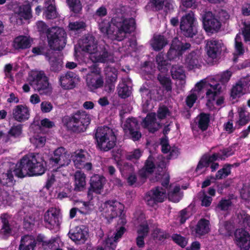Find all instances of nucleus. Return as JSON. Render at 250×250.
Listing matches in <instances>:
<instances>
[{"instance_id":"obj_24","label":"nucleus","mask_w":250,"mask_h":250,"mask_svg":"<svg viewBox=\"0 0 250 250\" xmlns=\"http://www.w3.org/2000/svg\"><path fill=\"white\" fill-rule=\"evenodd\" d=\"M197 237H201L210 231V222L205 218L200 219L195 227L192 229Z\"/></svg>"},{"instance_id":"obj_39","label":"nucleus","mask_w":250,"mask_h":250,"mask_svg":"<svg viewBox=\"0 0 250 250\" xmlns=\"http://www.w3.org/2000/svg\"><path fill=\"white\" fill-rule=\"evenodd\" d=\"M234 225L233 223L229 221H225L222 226L220 228L219 231L221 234L226 236H232L234 234Z\"/></svg>"},{"instance_id":"obj_25","label":"nucleus","mask_w":250,"mask_h":250,"mask_svg":"<svg viewBox=\"0 0 250 250\" xmlns=\"http://www.w3.org/2000/svg\"><path fill=\"white\" fill-rule=\"evenodd\" d=\"M112 157L117 162V166L122 175H127L132 174L134 170V167L132 164L124 161L120 160L119 157L117 155L112 154Z\"/></svg>"},{"instance_id":"obj_15","label":"nucleus","mask_w":250,"mask_h":250,"mask_svg":"<svg viewBox=\"0 0 250 250\" xmlns=\"http://www.w3.org/2000/svg\"><path fill=\"white\" fill-rule=\"evenodd\" d=\"M14 169L9 166H0V184L3 187L11 188L16 183L13 173Z\"/></svg>"},{"instance_id":"obj_1","label":"nucleus","mask_w":250,"mask_h":250,"mask_svg":"<svg viewBox=\"0 0 250 250\" xmlns=\"http://www.w3.org/2000/svg\"><path fill=\"white\" fill-rule=\"evenodd\" d=\"M47 169L46 162L39 153H29L17 162L14 169L15 175L20 178L42 175Z\"/></svg>"},{"instance_id":"obj_6","label":"nucleus","mask_w":250,"mask_h":250,"mask_svg":"<svg viewBox=\"0 0 250 250\" xmlns=\"http://www.w3.org/2000/svg\"><path fill=\"white\" fill-rule=\"evenodd\" d=\"M66 32L62 28L53 27L51 33L47 35L48 45L54 50L61 51L66 45Z\"/></svg>"},{"instance_id":"obj_14","label":"nucleus","mask_w":250,"mask_h":250,"mask_svg":"<svg viewBox=\"0 0 250 250\" xmlns=\"http://www.w3.org/2000/svg\"><path fill=\"white\" fill-rule=\"evenodd\" d=\"M104 205L107 208L105 213L107 218L112 219L122 215L124 205L120 202L114 200H108L105 202Z\"/></svg>"},{"instance_id":"obj_11","label":"nucleus","mask_w":250,"mask_h":250,"mask_svg":"<svg viewBox=\"0 0 250 250\" xmlns=\"http://www.w3.org/2000/svg\"><path fill=\"white\" fill-rule=\"evenodd\" d=\"M106 182L105 178L99 174H94L90 180V186L87 191V196L89 198H93V193L97 194L101 193Z\"/></svg>"},{"instance_id":"obj_35","label":"nucleus","mask_w":250,"mask_h":250,"mask_svg":"<svg viewBox=\"0 0 250 250\" xmlns=\"http://www.w3.org/2000/svg\"><path fill=\"white\" fill-rule=\"evenodd\" d=\"M157 68L161 73H166L167 71V66L169 64L168 61L165 59L163 52H160L157 55L155 58Z\"/></svg>"},{"instance_id":"obj_41","label":"nucleus","mask_w":250,"mask_h":250,"mask_svg":"<svg viewBox=\"0 0 250 250\" xmlns=\"http://www.w3.org/2000/svg\"><path fill=\"white\" fill-rule=\"evenodd\" d=\"M10 217L7 213L1 215L0 220L2 223L1 231L5 235L10 234L12 232V228L9 222Z\"/></svg>"},{"instance_id":"obj_5","label":"nucleus","mask_w":250,"mask_h":250,"mask_svg":"<svg viewBox=\"0 0 250 250\" xmlns=\"http://www.w3.org/2000/svg\"><path fill=\"white\" fill-rule=\"evenodd\" d=\"M90 121L89 115L85 111L80 110L64 118V124L68 129L76 133L85 131Z\"/></svg>"},{"instance_id":"obj_7","label":"nucleus","mask_w":250,"mask_h":250,"mask_svg":"<svg viewBox=\"0 0 250 250\" xmlns=\"http://www.w3.org/2000/svg\"><path fill=\"white\" fill-rule=\"evenodd\" d=\"M180 28L182 34L187 38H193L197 33L195 18L192 12L186 14L181 19Z\"/></svg>"},{"instance_id":"obj_46","label":"nucleus","mask_w":250,"mask_h":250,"mask_svg":"<svg viewBox=\"0 0 250 250\" xmlns=\"http://www.w3.org/2000/svg\"><path fill=\"white\" fill-rule=\"evenodd\" d=\"M70 10L75 14L79 13L82 10V3L80 0H66Z\"/></svg>"},{"instance_id":"obj_56","label":"nucleus","mask_w":250,"mask_h":250,"mask_svg":"<svg viewBox=\"0 0 250 250\" xmlns=\"http://www.w3.org/2000/svg\"><path fill=\"white\" fill-rule=\"evenodd\" d=\"M119 96L122 98H125L130 96V90L129 87L126 84L122 83L119 85L118 88Z\"/></svg>"},{"instance_id":"obj_59","label":"nucleus","mask_w":250,"mask_h":250,"mask_svg":"<svg viewBox=\"0 0 250 250\" xmlns=\"http://www.w3.org/2000/svg\"><path fill=\"white\" fill-rule=\"evenodd\" d=\"M85 27L86 24L83 21L71 22L68 25V27L71 31H79L81 29H84Z\"/></svg>"},{"instance_id":"obj_43","label":"nucleus","mask_w":250,"mask_h":250,"mask_svg":"<svg viewBox=\"0 0 250 250\" xmlns=\"http://www.w3.org/2000/svg\"><path fill=\"white\" fill-rule=\"evenodd\" d=\"M36 218L32 215H27L23 218V228L27 231H30L33 229L35 225Z\"/></svg>"},{"instance_id":"obj_16","label":"nucleus","mask_w":250,"mask_h":250,"mask_svg":"<svg viewBox=\"0 0 250 250\" xmlns=\"http://www.w3.org/2000/svg\"><path fill=\"white\" fill-rule=\"evenodd\" d=\"M79 81V76L72 71H67L62 75L59 79L61 85L64 89H73Z\"/></svg>"},{"instance_id":"obj_18","label":"nucleus","mask_w":250,"mask_h":250,"mask_svg":"<svg viewBox=\"0 0 250 250\" xmlns=\"http://www.w3.org/2000/svg\"><path fill=\"white\" fill-rule=\"evenodd\" d=\"M69 238L78 244L84 243L86 240L88 232L84 226H77L74 229H71L69 233Z\"/></svg>"},{"instance_id":"obj_19","label":"nucleus","mask_w":250,"mask_h":250,"mask_svg":"<svg viewBox=\"0 0 250 250\" xmlns=\"http://www.w3.org/2000/svg\"><path fill=\"white\" fill-rule=\"evenodd\" d=\"M82 50L94 56L97 51V43L93 36H87L83 38L80 42Z\"/></svg>"},{"instance_id":"obj_37","label":"nucleus","mask_w":250,"mask_h":250,"mask_svg":"<svg viewBox=\"0 0 250 250\" xmlns=\"http://www.w3.org/2000/svg\"><path fill=\"white\" fill-rule=\"evenodd\" d=\"M221 90V87L219 83H217L214 85H210V88L207 89L206 92V97L209 102L215 100V97L218 96Z\"/></svg>"},{"instance_id":"obj_28","label":"nucleus","mask_w":250,"mask_h":250,"mask_svg":"<svg viewBox=\"0 0 250 250\" xmlns=\"http://www.w3.org/2000/svg\"><path fill=\"white\" fill-rule=\"evenodd\" d=\"M75 187L76 191H83L86 186V175L80 170H77L74 174Z\"/></svg>"},{"instance_id":"obj_47","label":"nucleus","mask_w":250,"mask_h":250,"mask_svg":"<svg viewBox=\"0 0 250 250\" xmlns=\"http://www.w3.org/2000/svg\"><path fill=\"white\" fill-rule=\"evenodd\" d=\"M125 131H129L130 129H140L137 120L135 118H128L126 119L125 125Z\"/></svg>"},{"instance_id":"obj_50","label":"nucleus","mask_w":250,"mask_h":250,"mask_svg":"<svg viewBox=\"0 0 250 250\" xmlns=\"http://www.w3.org/2000/svg\"><path fill=\"white\" fill-rule=\"evenodd\" d=\"M143 152L139 148L134 149L125 154V158L129 161L134 162L138 160L142 155Z\"/></svg>"},{"instance_id":"obj_40","label":"nucleus","mask_w":250,"mask_h":250,"mask_svg":"<svg viewBox=\"0 0 250 250\" xmlns=\"http://www.w3.org/2000/svg\"><path fill=\"white\" fill-rule=\"evenodd\" d=\"M110 56V53L104 47H103L99 52L97 51L95 55L92 56L94 58V61L98 62H105L109 60Z\"/></svg>"},{"instance_id":"obj_33","label":"nucleus","mask_w":250,"mask_h":250,"mask_svg":"<svg viewBox=\"0 0 250 250\" xmlns=\"http://www.w3.org/2000/svg\"><path fill=\"white\" fill-rule=\"evenodd\" d=\"M31 46L29 39L24 36L16 37L13 42V46L16 49H25Z\"/></svg>"},{"instance_id":"obj_36","label":"nucleus","mask_w":250,"mask_h":250,"mask_svg":"<svg viewBox=\"0 0 250 250\" xmlns=\"http://www.w3.org/2000/svg\"><path fill=\"white\" fill-rule=\"evenodd\" d=\"M17 17L21 20H29L32 18L31 7L29 4L23 5L19 7Z\"/></svg>"},{"instance_id":"obj_42","label":"nucleus","mask_w":250,"mask_h":250,"mask_svg":"<svg viewBox=\"0 0 250 250\" xmlns=\"http://www.w3.org/2000/svg\"><path fill=\"white\" fill-rule=\"evenodd\" d=\"M169 187V185L168 189ZM167 190L168 191L167 195L169 200L174 203H178L181 200L182 196L180 194V188L179 186H175L171 191H169L168 189H167Z\"/></svg>"},{"instance_id":"obj_49","label":"nucleus","mask_w":250,"mask_h":250,"mask_svg":"<svg viewBox=\"0 0 250 250\" xmlns=\"http://www.w3.org/2000/svg\"><path fill=\"white\" fill-rule=\"evenodd\" d=\"M64 149L63 147H59L54 152L53 156L50 158V161L55 164H59L60 161L63 157Z\"/></svg>"},{"instance_id":"obj_55","label":"nucleus","mask_w":250,"mask_h":250,"mask_svg":"<svg viewBox=\"0 0 250 250\" xmlns=\"http://www.w3.org/2000/svg\"><path fill=\"white\" fill-rule=\"evenodd\" d=\"M126 136L134 142L139 141L142 137V134L139 129H130L129 131H125Z\"/></svg>"},{"instance_id":"obj_57","label":"nucleus","mask_w":250,"mask_h":250,"mask_svg":"<svg viewBox=\"0 0 250 250\" xmlns=\"http://www.w3.org/2000/svg\"><path fill=\"white\" fill-rule=\"evenodd\" d=\"M143 167L149 173L153 172L155 168V165L153 161V158L151 155L149 156L146 160Z\"/></svg>"},{"instance_id":"obj_29","label":"nucleus","mask_w":250,"mask_h":250,"mask_svg":"<svg viewBox=\"0 0 250 250\" xmlns=\"http://www.w3.org/2000/svg\"><path fill=\"white\" fill-rule=\"evenodd\" d=\"M167 44L168 41L164 36L157 35L153 36L151 46L154 51H159L163 49Z\"/></svg>"},{"instance_id":"obj_10","label":"nucleus","mask_w":250,"mask_h":250,"mask_svg":"<svg viewBox=\"0 0 250 250\" xmlns=\"http://www.w3.org/2000/svg\"><path fill=\"white\" fill-rule=\"evenodd\" d=\"M203 24L205 30L208 33L218 32L221 26V23L211 11L206 12L202 16Z\"/></svg>"},{"instance_id":"obj_4","label":"nucleus","mask_w":250,"mask_h":250,"mask_svg":"<svg viewBox=\"0 0 250 250\" xmlns=\"http://www.w3.org/2000/svg\"><path fill=\"white\" fill-rule=\"evenodd\" d=\"M94 139L97 148L101 151H108L116 145L115 133L107 126L98 127L95 133Z\"/></svg>"},{"instance_id":"obj_3","label":"nucleus","mask_w":250,"mask_h":250,"mask_svg":"<svg viewBox=\"0 0 250 250\" xmlns=\"http://www.w3.org/2000/svg\"><path fill=\"white\" fill-rule=\"evenodd\" d=\"M114 28V40L117 41H123L127 34H130L136 28L135 20L133 18H125L123 14L116 15L111 19Z\"/></svg>"},{"instance_id":"obj_31","label":"nucleus","mask_w":250,"mask_h":250,"mask_svg":"<svg viewBox=\"0 0 250 250\" xmlns=\"http://www.w3.org/2000/svg\"><path fill=\"white\" fill-rule=\"evenodd\" d=\"M239 120L236 122V126L239 129L250 121V113L245 107H241L238 110Z\"/></svg>"},{"instance_id":"obj_9","label":"nucleus","mask_w":250,"mask_h":250,"mask_svg":"<svg viewBox=\"0 0 250 250\" xmlns=\"http://www.w3.org/2000/svg\"><path fill=\"white\" fill-rule=\"evenodd\" d=\"M190 47L191 44L189 43H183L177 38H174L167 54L168 60L172 61L177 58L179 59L186 50L190 49Z\"/></svg>"},{"instance_id":"obj_23","label":"nucleus","mask_w":250,"mask_h":250,"mask_svg":"<svg viewBox=\"0 0 250 250\" xmlns=\"http://www.w3.org/2000/svg\"><path fill=\"white\" fill-rule=\"evenodd\" d=\"M156 124L159 126L160 124L156 123V114L154 112L148 113L143 119L142 125L145 128L148 129L150 133H154L158 130V127L155 126Z\"/></svg>"},{"instance_id":"obj_62","label":"nucleus","mask_w":250,"mask_h":250,"mask_svg":"<svg viewBox=\"0 0 250 250\" xmlns=\"http://www.w3.org/2000/svg\"><path fill=\"white\" fill-rule=\"evenodd\" d=\"M22 125H14L10 129L8 133L9 134L14 137H18L20 136L22 133Z\"/></svg>"},{"instance_id":"obj_22","label":"nucleus","mask_w":250,"mask_h":250,"mask_svg":"<svg viewBox=\"0 0 250 250\" xmlns=\"http://www.w3.org/2000/svg\"><path fill=\"white\" fill-rule=\"evenodd\" d=\"M12 114L15 120L19 122H23L29 119V110L26 105H18L13 109Z\"/></svg>"},{"instance_id":"obj_64","label":"nucleus","mask_w":250,"mask_h":250,"mask_svg":"<svg viewBox=\"0 0 250 250\" xmlns=\"http://www.w3.org/2000/svg\"><path fill=\"white\" fill-rule=\"evenodd\" d=\"M232 75V73L230 71L227 70L224 71L220 74L219 80V82L223 84L227 83Z\"/></svg>"},{"instance_id":"obj_30","label":"nucleus","mask_w":250,"mask_h":250,"mask_svg":"<svg viewBox=\"0 0 250 250\" xmlns=\"http://www.w3.org/2000/svg\"><path fill=\"white\" fill-rule=\"evenodd\" d=\"M99 28L102 33L106 34L109 38L114 40V28H115V27L112 23L111 21L110 22L104 20L102 21L99 24Z\"/></svg>"},{"instance_id":"obj_8","label":"nucleus","mask_w":250,"mask_h":250,"mask_svg":"<svg viewBox=\"0 0 250 250\" xmlns=\"http://www.w3.org/2000/svg\"><path fill=\"white\" fill-rule=\"evenodd\" d=\"M31 86L40 95H47L51 92L49 79L43 71H39L31 81Z\"/></svg>"},{"instance_id":"obj_48","label":"nucleus","mask_w":250,"mask_h":250,"mask_svg":"<svg viewBox=\"0 0 250 250\" xmlns=\"http://www.w3.org/2000/svg\"><path fill=\"white\" fill-rule=\"evenodd\" d=\"M229 164L224 165L222 168L219 169L215 174L216 179H222L229 175L231 173Z\"/></svg>"},{"instance_id":"obj_53","label":"nucleus","mask_w":250,"mask_h":250,"mask_svg":"<svg viewBox=\"0 0 250 250\" xmlns=\"http://www.w3.org/2000/svg\"><path fill=\"white\" fill-rule=\"evenodd\" d=\"M38 31L41 35H45L47 37V35L51 33L52 28H48L47 25L42 21H39L37 23Z\"/></svg>"},{"instance_id":"obj_54","label":"nucleus","mask_w":250,"mask_h":250,"mask_svg":"<svg viewBox=\"0 0 250 250\" xmlns=\"http://www.w3.org/2000/svg\"><path fill=\"white\" fill-rule=\"evenodd\" d=\"M244 84L242 82H239L235 86H233L231 91V96L233 99L240 97L243 92Z\"/></svg>"},{"instance_id":"obj_58","label":"nucleus","mask_w":250,"mask_h":250,"mask_svg":"<svg viewBox=\"0 0 250 250\" xmlns=\"http://www.w3.org/2000/svg\"><path fill=\"white\" fill-rule=\"evenodd\" d=\"M165 0H149L148 4L155 11H159L163 9Z\"/></svg>"},{"instance_id":"obj_26","label":"nucleus","mask_w":250,"mask_h":250,"mask_svg":"<svg viewBox=\"0 0 250 250\" xmlns=\"http://www.w3.org/2000/svg\"><path fill=\"white\" fill-rule=\"evenodd\" d=\"M37 245L34 236L25 235L21 237L19 250H34Z\"/></svg>"},{"instance_id":"obj_2","label":"nucleus","mask_w":250,"mask_h":250,"mask_svg":"<svg viewBox=\"0 0 250 250\" xmlns=\"http://www.w3.org/2000/svg\"><path fill=\"white\" fill-rule=\"evenodd\" d=\"M158 180H160L162 187L157 186L153 188L147 192L144 199L146 204L154 207L158 203L163 202L166 198L167 189H168L169 184L170 177L166 171L162 173H158L156 176Z\"/></svg>"},{"instance_id":"obj_27","label":"nucleus","mask_w":250,"mask_h":250,"mask_svg":"<svg viewBox=\"0 0 250 250\" xmlns=\"http://www.w3.org/2000/svg\"><path fill=\"white\" fill-rule=\"evenodd\" d=\"M207 53L208 56L214 59L217 57L218 55L221 52V45L218 41L211 40L207 42L206 45Z\"/></svg>"},{"instance_id":"obj_61","label":"nucleus","mask_w":250,"mask_h":250,"mask_svg":"<svg viewBox=\"0 0 250 250\" xmlns=\"http://www.w3.org/2000/svg\"><path fill=\"white\" fill-rule=\"evenodd\" d=\"M169 110L166 105L160 106L157 110V117L159 119H164L169 114Z\"/></svg>"},{"instance_id":"obj_51","label":"nucleus","mask_w":250,"mask_h":250,"mask_svg":"<svg viewBox=\"0 0 250 250\" xmlns=\"http://www.w3.org/2000/svg\"><path fill=\"white\" fill-rule=\"evenodd\" d=\"M153 235L154 238L158 239L159 241L167 239L170 237L169 233L159 228L154 229Z\"/></svg>"},{"instance_id":"obj_34","label":"nucleus","mask_w":250,"mask_h":250,"mask_svg":"<svg viewBox=\"0 0 250 250\" xmlns=\"http://www.w3.org/2000/svg\"><path fill=\"white\" fill-rule=\"evenodd\" d=\"M198 127L202 131H206L210 123V114L201 112L198 115Z\"/></svg>"},{"instance_id":"obj_60","label":"nucleus","mask_w":250,"mask_h":250,"mask_svg":"<svg viewBox=\"0 0 250 250\" xmlns=\"http://www.w3.org/2000/svg\"><path fill=\"white\" fill-rule=\"evenodd\" d=\"M241 40L240 36L239 34H237L235 38V49L236 52L239 55H242L244 53L243 44Z\"/></svg>"},{"instance_id":"obj_13","label":"nucleus","mask_w":250,"mask_h":250,"mask_svg":"<svg viewBox=\"0 0 250 250\" xmlns=\"http://www.w3.org/2000/svg\"><path fill=\"white\" fill-rule=\"evenodd\" d=\"M60 213L56 208H50L44 213L43 220L46 228L53 229L55 227H59L61 224Z\"/></svg>"},{"instance_id":"obj_17","label":"nucleus","mask_w":250,"mask_h":250,"mask_svg":"<svg viewBox=\"0 0 250 250\" xmlns=\"http://www.w3.org/2000/svg\"><path fill=\"white\" fill-rule=\"evenodd\" d=\"M234 236L237 245L241 250H249L250 249V234L244 229H237Z\"/></svg>"},{"instance_id":"obj_38","label":"nucleus","mask_w":250,"mask_h":250,"mask_svg":"<svg viewBox=\"0 0 250 250\" xmlns=\"http://www.w3.org/2000/svg\"><path fill=\"white\" fill-rule=\"evenodd\" d=\"M157 78L160 84L166 91H171L172 82L169 77L162 73L158 74Z\"/></svg>"},{"instance_id":"obj_32","label":"nucleus","mask_w":250,"mask_h":250,"mask_svg":"<svg viewBox=\"0 0 250 250\" xmlns=\"http://www.w3.org/2000/svg\"><path fill=\"white\" fill-rule=\"evenodd\" d=\"M117 80V74L112 72H108L106 76L104 88L107 92H111L115 89V85Z\"/></svg>"},{"instance_id":"obj_45","label":"nucleus","mask_w":250,"mask_h":250,"mask_svg":"<svg viewBox=\"0 0 250 250\" xmlns=\"http://www.w3.org/2000/svg\"><path fill=\"white\" fill-rule=\"evenodd\" d=\"M57 12L55 5L49 3L45 6V10L43 12V16L47 20H52L57 17Z\"/></svg>"},{"instance_id":"obj_12","label":"nucleus","mask_w":250,"mask_h":250,"mask_svg":"<svg viewBox=\"0 0 250 250\" xmlns=\"http://www.w3.org/2000/svg\"><path fill=\"white\" fill-rule=\"evenodd\" d=\"M88 153L83 149L76 151L73 157L75 167L77 168H83L89 171L92 168V165L88 162Z\"/></svg>"},{"instance_id":"obj_20","label":"nucleus","mask_w":250,"mask_h":250,"mask_svg":"<svg viewBox=\"0 0 250 250\" xmlns=\"http://www.w3.org/2000/svg\"><path fill=\"white\" fill-rule=\"evenodd\" d=\"M86 83L89 90L93 92L103 86L104 84L103 77L102 75L87 74Z\"/></svg>"},{"instance_id":"obj_44","label":"nucleus","mask_w":250,"mask_h":250,"mask_svg":"<svg viewBox=\"0 0 250 250\" xmlns=\"http://www.w3.org/2000/svg\"><path fill=\"white\" fill-rule=\"evenodd\" d=\"M49 62L50 70L55 72H58L62 68L61 61L56 57L50 56V55L46 58Z\"/></svg>"},{"instance_id":"obj_21","label":"nucleus","mask_w":250,"mask_h":250,"mask_svg":"<svg viewBox=\"0 0 250 250\" xmlns=\"http://www.w3.org/2000/svg\"><path fill=\"white\" fill-rule=\"evenodd\" d=\"M198 50L192 51L187 56L185 64L188 70L199 68L201 66L200 63L201 59Z\"/></svg>"},{"instance_id":"obj_52","label":"nucleus","mask_w":250,"mask_h":250,"mask_svg":"<svg viewBox=\"0 0 250 250\" xmlns=\"http://www.w3.org/2000/svg\"><path fill=\"white\" fill-rule=\"evenodd\" d=\"M171 237L175 243L182 248H185L188 244V240L187 239L180 234L175 233L173 234Z\"/></svg>"},{"instance_id":"obj_63","label":"nucleus","mask_w":250,"mask_h":250,"mask_svg":"<svg viewBox=\"0 0 250 250\" xmlns=\"http://www.w3.org/2000/svg\"><path fill=\"white\" fill-rule=\"evenodd\" d=\"M232 202L230 199H222L219 202L217 207L221 210H228L231 206Z\"/></svg>"}]
</instances>
